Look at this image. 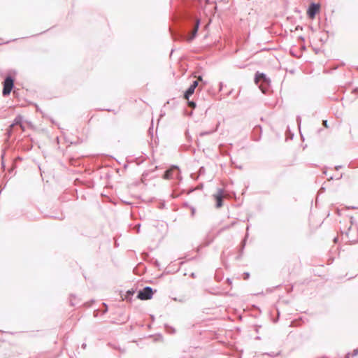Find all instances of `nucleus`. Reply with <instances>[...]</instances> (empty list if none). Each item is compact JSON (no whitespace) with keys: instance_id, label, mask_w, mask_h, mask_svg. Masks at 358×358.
I'll use <instances>...</instances> for the list:
<instances>
[{"instance_id":"nucleus-25","label":"nucleus","mask_w":358,"mask_h":358,"mask_svg":"<svg viewBox=\"0 0 358 358\" xmlns=\"http://www.w3.org/2000/svg\"><path fill=\"white\" fill-rule=\"evenodd\" d=\"M358 355V348L353 350L352 356H357Z\"/></svg>"},{"instance_id":"nucleus-1","label":"nucleus","mask_w":358,"mask_h":358,"mask_svg":"<svg viewBox=\"0 0 358 358\" xmlns=\"http://www.w3.org/2000/svg\"><path fill=\"white\" fill-rule=\"evenodd\" d=\"M187 29H192V35L187 38V41H192L196 36L199 25L200 19L192 14L186 15Z\"/></svg>"},{"instance_id":"nucleus-28","label":"nucleus","mask_w":358,"mask_h":358,"mask_svg":"<svg viewBox=\"0 0 358 358\" xmlns=\"http://www.w3.org/2000/svg\"><path fill=\"white\" fill-rule=\"evenodd\" d=\"M56 218L58 219V220H63L64 218V216L62 214L60 217H56Z\"/></svg>"},{"instance_id":"nucleus-36","label":"nucleus","mask_w":358,"mask_h":358,"mask_svg":"<svg viewBox=\"0 0 358 358\" xmlns=\"http://www.w3.org/2000/svg\"><path fill=\"white\" fill-rule=\"evenodd\" d=\"M238 66L240 69H243V68H245V65H243V66Z\"/></svg>"},{"instance_id":"nucleus-14","label":"nucleus","mask_w":358,"mask_h":358,"mask_svg":"<svg viewBox=\"0 0 358 358\" xmlns=\"http://www.w3.org/2000/svg\"><path fill=\"white\" fill-rule=\"evenodd\" d=\"M70 303L71 306H75L78 304V302L75 301L76 296L73 294H71Z\"/></svg>"},{"instance_id":"nucleus-3","label":"nucleus","mask_w":358,"mask_h":358,"mask_svg":"<svg viewBox=\"0 0 358 358\" xmlns=\"http://www.w3.org/2000/svg\"><path fill=\"white\" fill-rule=\"evenodd\" d=\"M15 78L8 75L3 80L2 84H3V90H2V95L4 97L8 96L10 95V92L13 90L15 87Z\"/></svg>"},{"instance_id":"nucleus-40","label":"nucleus","mask_w":358,"mask_h":358,"mask_svg":"<svg viewBox=\"0 0 358 358\" xmlns=\"http://www.w3.org/2000/svg\"><path fill=\"white\" fill-rule=\"evenodd\" d=\"M345 236H346L347 237H348V235H349L348 231H346V232L345 233Z\"/></svg>"},{"instance_id":"nucleus-5","label":"nucleus","mask_w":358,"mask_h":358,"mask_svg":"<svg viewBox=\"0 0 358 358\" xmlns=\"http://www.w3.org/2000/svg\"><path fill=\"white\" fill-rule=\"evenodd\" d=\"M156 292L157 290H154L152 287L146 286L138 292L136 298L144 301L149 300L152 298L154 293Z\"/></svg>"},{"instance_id":"nucleus-42","label":"nucleus","mask_w":358,"mask_h":358,"mask_svg":"<svg viewBox=\"0 0 358 358\" xmlns=\"http://www.w3.org/2000/svg\"><path fill=\"white\" fill-rule=\"evenodd\" d=\"M355 92H358V87L355 89Z\"/></svg>"},{"instance_id":"nucleus-22","label":"nucleus","mask_w":358,"mask_h":358,"mask_svg":"<svg viewBox=\"0 0 358 358\" xmlns=\"http://www.w3.org/2000/svg\"><path fill=\"white\" fill-rule=\"evenodd\" d=\"M4 155H5V150H3V153L1 154V159H3ZM1 165H2L3 167H4V162H3V160H2V162H1Z\"/></svg>"},{"instance_id":"nucleus-8","label":"nucleus","mask_w":358,"mask_h":358,"mask_svg":"<svg viewBox=\"0 0 358 358\" xmlns=\"http://www.w3.org/2000/svg\"><path fill=\"white\" fill-rule=\"evenodd\" d=\"M223 196H224V189H218L217 192L214 194V198L216 201L215 206L219 208L223 206Z\"/></svg>"},{"instance_id":"nucleus-37","label":"nucleus","mask_w":358,"mask_h":358,"mask_svg":"<svg viewBox=\"0 0 358 358\" xmlns=\"http://www.w3.org/2000/svg\"><path fill=\"white\" fill-rule=\"evenodd\" d=\"M334 179V177L333 176H330L329 178L328 179V180H332Z\"/></svg>"},{"instance_id":"nucleus-15","label":"nucleus","mask_w":358,"mask_h":358,"mask_svg":"<svg viewBox=\"0 0 358 358\" xmlns=\"http://www.w3.org/2000/svg\"><path fill=\"white\" fill-rule=\"evenodd\" d=\"M187 105L189 108L194 109L196 107V103L194 101L187 100Z\"/></svg>"},{"instance_id":"nucleus-48","label":"nucleus","mask_w":358,"mask_h":358,"mask_svg":"<svg viewBox=\"0 0 358 358\" xmlns=\"http://www.w3.org/2000/svg\"><path fill=\"white\" fill-rule=\"evenodd\" d=\"M151 319L154 320V316L151 315Z\"/></svg>"},{"instance_id":"nucleus-13","label":"nucleus","mask_w":358,"mask_h":358,"mask_svg":"<svg viewBox=\"0 0 358 358\" xmlns=\"http://www.w3.org/2000/svg\"><path fill=\"white\" fill-rule=\"evenodd\" d=\"M170 31H171V34L174 40L181 39L185 36V34H180V33H176V32H173L172 30H170Z\"/></svg>"},{"instance_id":"nucleus-49","label":"nucleus","mask_w":358,"mask_h":358,"mask_svg":"<svg viewBox=\"0 0 358 358\" xmlns=\"http://www.w3.org/2000/svg\"><path fill=\"white\" fill-rule=\"evenodd\" d=\"M346 358H349V353L347 355Z\"/></svg>"},{"instance_id":"nucleus-21","label":"nucleus","mask_w":358,"mask_h":358,"mask_svg":"<svg viewBox=\"0 0 358 358\" xmlns=\"http://www.w3.org/2000/svg\"><path fill=\"white\" fill-rule=\"evenodd\" d=\"M210 134H211V131H203V132L200 133V136H205V135H208Z\"/></svg>"},{"instance_id":"nucleus-23","label":"nucleus","mask_w":358,"mask_h":358,"mask_svg":"<svg viewBox=\"0 0 358 358\" xmlns=\"http://www.w3.org/2000/svg\"><path fill=\"white\" fill-rule=\"evenodd\" d=\"M140 228H141V224H137L136 226H135V229H136V231L138 233L140 231Z\"/></svg>"},{"instance_id":"nucleus-35","label":"nucleus","mask_w":358,"mask_h":358,"mask_svg":"<svg viewBox=\"0 0 358 358\" xmlns=\"http://www.w3.org/2000/svg\"><path fill=\"white\" fill-rule=\"evenodd\" d=\"M185 32H187V30H185ZM182 34H184V33H182ZM185 36L182 39H184V38H187L186 33H185Z\"/></svg>"},{"instance_id":"nucleus-41","label":"nucleus","mask_w":358,"mask_h":358,"mask_svg":"<svg viewBox=\"0 0 358 358\" xmlns=\"http://www.w3.org/2000/svg\"><path fill=\"white\" fill-rule=\"evenodd\" d=\"M232 92H233V90H231L229 92L228 95L231 94L232 93Z\"/></svg>"},{"instance_id":"nucleus-16","label":"nucleus","mask_w":358,"mask_h":358,"mask_svg":"<svg viewBox=\"0 0 358 358\" xmlns=\"http://www.w3.org/2000/svg\"><path fill=\"white\" fill-rule=\"evenodd\" d=\"M236 222H231V224H229V225H227V226H225L222 228V230H226V229H229V228H231V227L234 226L236 224Z\"/></svg>"},{"instance_id":"nucleus-24","label":"nucleus","mask_w":358,"mask_h":358,"mask_svg":"<svg viewBox=\"0 0 358 358\" xmlns=\"http://www.w3.org/2000/svg\"><path fill=\"white\" fill-rule=\"evenodd\" d=\"M357 241H358V240H350L349 243H350V245H353V244L357 243Z\"/></svg>"},{"instance_id":"nucleus-26","label":"nucleus","mask_w":358,"mask_h":358,"mask_svg":"<svg viewBox=\"0 0 358 358\" xmlns=\"http://www.w3.org/2000/svg\"><path fill=\"white\" fill-rule=\"evenodd\" d=\"M343 166L341 165H337L335 166V170L338 171L340 170Z\"/></svg>"},{"instance_id":"nucleus-31","label":"nucleus","mask_w":358,"mask_h":358,"mask_svg":"<svg viewBox=\"0 0 358 358\" xmlns=\"http://www.w3.org/2000/svg\"><path fill=\"white\" fill-rule=\"evenodd\" d=\"M86 347H87L86 343H83V344H82V348L85 349V348H86Z\"/></svg>"},{"instance_id":"nucleus-17","label":"nucleus","mask_w":358,"mask_h":358,"mask_svg":"<svg viewBox=\"0 0 358 358\" xmlns=\"http://www.w3.org/2000/svg\"><path fill=\"white\" fill-rule=\"evenodd\" d=\"M266 355H268V356L272 357H276V356L279 355H280V352H277V353H275V352H271V353H266Z\"/></svg>"},{"instance_id":"nucleus-7","label":"nucleus","mask_w":358,"mask_h":358,"mask_svg":"<svg viewBox=\"0 0 358 358\" xmlns=\"http://www.w3.org/2000/svg\"><path fill=\"white\" fill-rule=\"evenodd\" d=\"M199 85V80H194L192 84L189 85V87L184 92V99L188 100L189 97L194 94L196 88Z\"/></svg>"},{"instance_id":"nucleus-50","label":"nucleus","mask_w":358,"mask_h":358,"mask_svg":"<svg viewBox=\"0 0 358 358\" xmlns=\"http://www.w3.org/2000/svg\"><path fill=\"white\" fill-rule=\"evenodd\" d=\"M357 69H358V66H357Z\"/></svg>"},{"instance_id":"nucleus-43","label":"nucleus","mask_w":358,"mask_h":358,"mask_svg":"<svg viewBox=\"0 0 358 358\" xmlns=\"http://www.w3.org/2000/svg\"><path fill=\"white\" fill-rule=\"evenodd\" d=\"M249 229H250V227H249V226H248V227H247V228H246L247 231H248Z\"/></svg>"},{"instance_id":"nucleus-46","label":"nucleus","mask_w":358,"mask_h":358,"mask_svg":"<svg viewBox=\"0 0 358 358\" xmlns=\"http://www.w3.org/2000/svg\"><path fill=\"white\" fill-rule=\"evenodd\" d=\"M106 110H107V111H112V110H111V109H107Z\"/></svg>"},{"instance_id":"nucleus-19","label":"nucleus","mask_w":358,"mask_h":358,"mask_svg":"<svg viewBox=\"0 0 358 358\" xmlns=\"http://www.w3.org/2000/svg\"><path fill=\"white\" fill-rule=\"evenodd\" d=\"M102 305L103 306V313L104 314L108 311V305L106 303H102Z\"/></svg>"},{"instance_id":"nucleus-29","label":"nucleus","mask_w":358,"mask_h":358,"mask_svg":"<svg viewBox=\"0 0 358 358\" xmlns=\"http://www.w3.org/2000/svg\"><path fill=\"white\" fill-rule=\"evenodd\" d=\"M343 173H341L339 176H338V178H336V180H340V179H341V178H343Z\"/></svg>"},{"instance_id":"nucleus-27","label":"nucleus","mask_w":358,"mask_h":358,"mask_svg":"<svg viewBox=\"0 0 358 358\" xmlns=\"http://www.w3.org/2000/svg\"><path fill=\"white\" fill-rule=\"evenodd\" d=\"M323 125H324L325 127H328V125H327V120H323Z\"/></svg>"},{"instance_id":"nucleus-34","label":"nucleus","mask_w":358,"mask_h":358,"mask_svg":"<svg viewBox=\"0 0 358 358\" xmlns=\"http://www.w3.org/2000/svg\"><path fill=\"white\" fill-rule=\"evenodd\" d=\"M194 212H195V209H194V208H192V215L194 213Z\"/></svg>"},{"instance_id":"nucleus-47","label":"nucleus","mask_w":358,"mask_h":358,"mask_svg":"<svg viewBox=\"0 0 358 358\" xmlns=\"http://www.w3.org/2000/svg\"><path fill=\"white\" fill-rule=\"evenodd\" d=\"M192 276L194 277V273H192Z\"/></svg>"},{"instance_id":"nucleus-30","label":"nucleus","mask_w":358,"mask_h":358,"mask_svg":"<svg viewBox=\"0 0 358 358\" xmlns=\"http://www.w3.org/2000/svg\"><path fill=\"white\" fill-rule=\"evenodd\" d=\"M324 191H325V188H324V187H322L320 189V192H324Z\"/></svg>"},{"instance_id":"nucleus-2","label":"nucleus","mask_w":358,"mask_h":358,"mask_svg":"<svg viewBox=\"0 0 358 358\" xmlns=\"http://www.w3.org/2000/svg\"><path fill=\"white\" fill-rule=\"evenodd\" d=\"M254 80L264 94H266L269 90L271 80L264 73L257 71L255 75Z\"/></svg>"},{"instance_id":"nucleus-20","label":"nucleus","mask_w":358,"mask_h":358,"mask_svg":"<svg viewBox=\"0 0 358 358\" xmlns=\"http://www.w3.org/2000/svg\"><path fill=\"white\" fill-rule=\"evenodd\" d=\"M249 278H250V273L248 272H245L243 273V279L248 280V279H249Z\"/></svg>"},{"instance_id":"nucleus-11","label":"nucleus","mask_w":358,"mask_h":358,"mask_svg":"<svg viewBox=\"0 0 358 358\" xmlns=\"http://www.w3.org/2000/svg\"><path fill=\"white\" fill-rule=\"evenodd\" d=\"M248 238V233L247 232L244 238L242 240V241L241 243L240 250H239V255L238 256V258H240L243 255L244 248L246 245V241H247Z\"/></svg>"},{"instance_id":"nucleus-45","label":"nucleus","mask_w":358,"mask_h":358,"mask_svg":"<svg viewBox=\"0 0 358 358\" xmlns=\"http://www.w3.org/2000/svg\"><path fill=\"white\" fill-rule=\"evenodd\" d=\"M227 280H228V282H231V280L229 278H228Z\"/></svg>"},{"instance_id":"nucleus-4","label":"nucleus","mask_w":358,"mask_h":358,"mask_svg":"<svg viewBox=\"0 0 358 358\" xmlns=\"http://www.w3.org/2000/svg\"><path fill=\"white\" fill-rule=\"evenodd\" d=\"M162 178L165 180H170L173 178L181 180L182 177L180 176V170L179 167L176 165H172L165 171Z\"/></svg>"},{"instance_id":"nucleus-9","label":"nucleus","mask_w":358,"mask_h":358,"mask_svg":"<svg viewBox=\"0 0 358 358\" xmlns=\"http://www.w3.org/2000/svg\"><path fill=\"white\" fill-rule=\"evenodd\" d=\"M262 136V127L260 125H256L252 131V140L259 141Z\"/></svg>"},{"instance_id":"nucleus-44","label":"nucleus","mask_w":358,"mask_h":358,"mask_svg":"<svg viewBox=\"0 0 358 358\" xmlns=\"http://www.w3.org/2000/svg\"><path fill=\"white\" fill-rule=\"evenodd\" d=\"M256 339L259 340V339H260V337H259V336H257V337H256Z\"/></svg>"},{"instance_id":"nucleus-32","label":"nucleus","mask_w":358,"mask_h":358,"mask_svg":"<svg viewBox=\"0 0 358 358\" xmlns=\"http://www.w3.org/2000/svg\"><path fill=\"white\" fill-rule=\"evenodd\" d=\"M7 133H8V136H10V134H11V130H10V129H8V130L7 131Z\"/></svg>"},{"instance_id":"nucleus-39","label":"nucleus","mask_w":358,"mask_h":358,"mask_svg":"<svg viewBox=\"0 0 358 358\" xmlns=\"http://www.w3.org/2000/svg\"><path fill=\"white\" fill-rule=\"evenodd\" d=\"M203 169H204V168H203V167H201V169H200V172H203Z\"/></svg>"},{"instance_id":"nucleus-6","label":"nucleus","mask_w":358,"mask_h":358,"mask_svg":"<svg viewBox=\"0 0 358 358\" xmlns=\"http://www.w3.org/2000/svg\"><path fill=\"white\" fill-rule=\"evenodd\" d=\"M320 6L319 3H311L307 10V15L309 18L314 19L316 14L319 12Z\"/></svg>"},{"instance_id":"nucleus-12","label":"nucleus","mask_w":358,"mask_h":358,"mask_svg":"<svg viewBox=\"0 0 358 358\" xmlns=\"http://www.w3.org/2000/svg\"><path fill=\"white\" fill-rule=\"evenodd\" d=\"M22 120H23L22 116L17 115L15 117V118L14 119V121H13V124L10 126V127H13L15 125H20L22 128L23 127V126H22Z\"/></svg>"},{"instance_id":"nucleus-18","label":"nucleus","mask_w":358,"mask_h":358,"mask_svg":"<svg viewBox=\"0 0 358 358\" xmlns=\"http://www.w3.org/2000/svg\"><path fill=\"white\" fill-rule=\"evenodd\" d=\"M296 122L298 124L299 128H300L301 124V116L298 115L296 117Z\"/></svg>"},{"instance_id":"nucleus-33","label":"nucleus","mask_w":358,"mask_h":358,"mask_svg":"<svg viewBox=\"0 0 358 358\" xmlns=\"http://www.w3.org/2000/svg\"><path fill=\"white\" fill-rule=\"evenodd\" d=\"M338 240V237H336V238H334V243H337Z\"/></svg>"},{"instance_id":"nucleus-10","label":"nucleus","mask_w":358,"mask_h":358,"mask_svg":"<svg viewBox=\"0 0 358 358\" xmlns=\"http://www.w3.org/2000/svg\"><path fill=\"white\" fill-rule=\"evenodd\" d=\"M134 293H135V291L134 289H129L124 294V296H122V298L123 300L131 302Z\"/></svg>"},{"instance_id":"nucleus-38","label":"nucleus","mask_w":358,"mask_h":358,"mask_svg":"<svg viewBox=\"0 0 358 358\" xmlns=\"http://www.w3.org/2000/svg\"><path fill=\"white\" fill-rule=\"evenodd\" d=\"M220 90H222V83H220Z\"/></svg>"}]
</instances>
